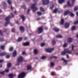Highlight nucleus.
<instances>
[{
    "instance_id": "nucleus-50",
    "label": "nucleus",
    "mask_w": 78,
    "mask_h": 78,
    "mask_svg": "<svg viewBox=\"0 0 78 78\" xmlns=\"http://www.w3.org/2000/svg\"><path fill=\"white\" fill-rule=\"evenodd\" d=\"M22 55H27V53L25 51H23L22 53Z\"/></svg>"
},
{
    "instance_id": "nucleus-11",
    "label": "nucleus",
    "mask_w": 78,
    "mask_h": 78,
    "mask_svg": "<svg viewBox=\"0 0 78 78\" xmlns=\"http://www.w3.org/2000/svg\"><path fill=\"white\" fill-rule=\"evenodd\" d=\"M30 43L29 42H27L23 44V46H30Z\"/></svg>"
},
{
    "instance_id": "nucleus-8",
    "label": "nucleus",
    "mask_w": 78,
    "mask_h": 78,
    "mask_svg": "<svg viewBox=\"0 0 78 78\" xmlns=\"http://www.w3.org/2000/svg\"><path fill=\"white\" fill-rule=\"evenodd\" d=\"M64 51L66 53H68V54H72V52L71 51H69V49H64Z\"/></svg>"
},
{
    "instance_id": "nucleus-51",
    "label": "nucleus",
    "mask_w": 78,
    "mask_h": 78,
    "mask_svg": "<svg viewBox=\"0 0 78 78\" xmlns=\"http://www.w3.org/2000/svg\"><path fill=\"white\" fill-rule=\"evenodd\" d=\"M69 7H70L68 5H65L64 6V8H68Z\"/></svg>"
},
{
    "instance_id": "nucleus-64",
    "label": "nucleus",
    "mask_w": 78,
    "mask_h": 78,
    "mask_svg": "<svg viewBox=\"0 0 78 78\" xmlns=\"http://www.w3.org/2000/svg\"><path fill=\"white\" fill-rule=\"evenodd\" d=\"M5 71L6 72H9V69H6L5 70Z\"/></svg>"
},
{
    "instance_id": "nucleus-23",
    "label": "nucleus",
    "mask_w": 78,
    "mask_h": 78,
    "mask_svg": "<svg viewBox=\"0 0 78 78\" xmlns=\"http://www.w3.org/2000/svg\"><path fill=\"white\" fill-rule=\"evenodd\" d=\"M58 2L59 4H62L64 2V0H58Z\"/></svg>"
},
{
    "instance_id": "nucleus-29",
    "label": "nucleus",
    "mask_w": 78,
    "mask_h": 78,
    "mask_svg": "<svg viewBox=\"0 0 78 78\" xmlns=\"http://www.w3.org/2000/svg\"><path fill=\"white\" fill-rule=\"evenodd\" d=\"M66 54V52H65L64 51L62 52H61V55H62V56H64V55H65Z\"/></svg>"
},
{
    "instance_id": "nucleus-20",
    "label": "nucleus",
    "mask_w": 78,
    "mask_h": 78,
    "mask_svg": "<svg viewBox=\"0 0 78 78\" xmlns=\"http://www.w3.org/2000/svg\"><path fill=\"white\" fill-rule=\"evenodd\" d=\"M2 5L4 6V9H6V7L7 6L6 3H5V2H2Z\"/></svg>"
},
{
    "instance_id": "nucleus-3",
    "label": "nucleus",
    "mask_w": 78,
    "mask_h": 78,
    "mask_svg": "<svg viewBox=\"0 0 78 78\" xmlns=\"http://www.w3.org/2000/svg\"><path fill=\"white\" fill-rule=\"evenodd\" d=\"M36 5V3H35L34 4L32 5L31 7V8L32 9H33V12H35L36 11H37V8L36 7H35Z\"/></svg>"
},
{
    "instance_id": "nucleus-5",
    "label": "nucleus",
    "mask_w": 78,
    "mask_h": 78,
    "mask_svg": "<svg viewBox=\"0 0 78 78\" xmlns=\"http://www.w3.org/2000/svg\"><path fill=\"white\" fill-rule=\"evenodd\" d=\"M26 76L25 72H23L18 76V78H24Z\"/></svg>"
},
{
    "instance_id": "nucleus-63",
    "label": "nucleus",
    "mask_w": 78,
    "mask_h": 78,
    "mask_svg": "<svg viewBox=\"0 0 78 78\" xmlns=\"http://www.w3.org/2000/svg\"><path fill=\"white\" fill-rule=\"evenodd\" d=\"M3 60H0V63H2V62H3Z\"/></svg>"
},
{
    "instance_id": "nucleus-54",
    "label": "nucleus",
    "mask_w": 78,
    "mask_h": 78,
    "mask_svg": "<svg viewBox=\"0 0 78 78\" xmlns=\"http://www.w3.org/2000/svg\"><path fill=\"white\" fill-rule=\"evenodd\" d=\"M0 74H1V75H5V71L0 72Z\"/></svg>"
},
{
    "instance_id": "nucleus-61",
    "label": "nucleus",
    "mask_w": 78,
    "mask_h": 78,
    "mask_svg": "<svg viewBox=\"0 0 78 78\" xmlns=\"http://www.w3.org/2000/svg\"><path fill=\"white\" fill-rule=\"evenodd\" d=\"M44 29L45 30H48V27H45L44 28Z\"/></svg>"
},
{
    "instance_id": "nucleus-33",
    "label": "nucleus",
    "mask_w": 78,
    "mask_h": 78,
    "mask_svg": "<svg viewBox=\"0 0 78 78\" xmlns=\"http://www.w3.org/2000/svg\"><path fill=\"white\" fill-rule=\"evenodd\" d=\"M14 76L13 75V74L12 73L10 74L9 75V78H12V76Z\"/></svg>"
},
{
    "instance_id": "nucleus-34",
    "label": "nucleus",
    "mask_w": 78,
    "mask_h": 78,
    "mask_svg": "<svg viewBox=\"0 0 78 78\" xmlns=\"http://www.w3.org/2000/svg\"><path fill=\"white\" fill-rule=\"evenodd\" d=\"M37 14L38 16H41L42 15V13L41 12H37Z\"/></svg>"
},
{
    "instance_id": "nucleus-45",
    "label": "nucleus",
    "mask_w": 78,
    "mask_h": 78,
    "mask_svg": "<svg viewBox=\"0 0 78 78\" xmlns=\"http://www.w3.org/2000/svg\"><path fill=\"white\" fill-rule=\"evenodd\" d=\"M12 33H15L16 32V30H15V28H12Z\"/></svg>"
},
{
    "instance_id": "nucleus-15",
    "label": "nucleus",
    "mask_w": 78,
    "mask_h": 78,
    "mask_svg": "<svg viewBox=\"0 0 78 78\" xmlns=\"http://www.w3.org/2000/svg\"><path fill=\"white\" fill-rule=\"evenodd\" d=\"M51 42L53 45H55L56 43V40H55V39L53 38L51 41Z\"/></svg>"
},
{
    "instance_id": "nucleus-57",
    "label": "nucleus",
    "mask_w": 78,
    "mask_h": 78,
    "mask_svg": "<svg viewBox=\"0 0 78 78\" xmlns=\"http://www.w3.org/2000/svg\"><path fill=\"white\" fill-rule=\"evenodd\" d=\"M51 67H53L54 66V64L52 62L51 63Z\"/></svg>"
},
{
    "instance_id": "nucleus-18",
    "label": "nucleus",
    "mask_w": 78,
    "mask_h": 78,
    "mask_svg": "<svg viewBox=\"0 0 78 78\" xmlns=\"http://www.w3.org/2000/svg\"><path fill=\"white\" fill-rule=\"evenodd\" d=\"M70 11L67 10L65 11L64 13V16H67L68 14H69Z\"/></svg>"
},
{
    "instance_id": "nucleus-55",
    "label": "nucleus",
    "mask_w": 78,
    "mask_h": 78,
    "mask_svg": "<svg viewBox=\"0 0 78 78\" xmlns=\"http://www.w3.org/2000/svg\"><path fill=\"white\" fill-rule=\"evenodd\" d=\"M10 14L11 15V16H12L11 17V18L14 17V15L13 14V13H11Z\"/></svg>"
},
{
    "instance_id": "nucleus-4",
    "label": "nucleus",
    "mask_w": 78,
    "mask_h": 78,
    "mask_svg": "<svg viewBox=\"0 0 78 78\" xmlns=\"http://www.w3.org/2000/svg\"><path fill=\"white\" fill-rule=\"evenodd\" d=\"M10 18L9 16H8L5 19V20L6 22L4 24L5 27H6L9 23V19H10Z\"/></svg>"
},
{
    "instance_id": "nucleus-40",
    "label": "nucleus",
    "mask_w": 78,
    "mask_h": 78,
    "mask_svg": "<svg viewBox=\"0 0 78 78\" xmlns=\"http://www.w3.org/2000/svg\"><path fill=\"white\" fill-rule=\"evenodd\" d=\"M68 45V44H67L66 43H65L63 45V47H67V46Z\"/></svg>"
},
{
    "instance_id": "nucleus-48",
    "label": "nucleus",
    "mask_w": 78,
    "mask_h": 78,
    "mask_svg": "<svg viewBox=\"0 0 78 78\" xmlns=\"http://www.w3.org/2000/svg\"><path fill=\"white\" fill-rule=\"evenodd\" d=\"M7 2H8V3L9 5H11V2L10 1V0H8L7 1Z\"/></svg>"
},
{
    "instance_id": "nucleus-31",
    "label": "nucleus",
    "mask_w": 78,
    "mask_h": 78,
    "mask_svg": "<svg viewBox=\"0 0 78 78\" xmlns=\"http://www.w3.org/2000/svg\"><path fill=\"white\" fill-rule=\"evenodd\" d=\"M11 63H9L7 64V68H9V67H11Z\"/></svg>"
},
{
    "instance_id": "nucleus-59",
    "label": "nucleus",
    "mask_w": 78,
    "mask_h": 78,
    "mask_svg": "<svg viewBox=\"0 0 78 78\" xmlns=\"http://www.w3.org/2000/svg\"><path fill=\"white\" fill-rule=\"evenodd\" d=\"M55 75V73L53 72H51V75Z\"/></svg>"
},
{
    "instance_id": "nucleus-56",
    "label": "nucleus",
    "mask_w": 78,
    "mask_h": 78,
    "mask_svg": "<svg viewBox=\"0 0 78 78\" xmlns=\"http://www.w3.org/2000/svg\"><path fill=\"white\" fill-rule=\"evenodd\" d=\"M6 58H7V59H8L9 58H10V56L9 55H6Z\"/></svg>"
},
{
    "instance_id": "nucleus-30",
    "label": "nucleus",
    "mask_w": 78,
    "mask_h": 78,
    "mask_svg": "<svg viewBox=\"0 0 78 78\" xmlns=\"http://www.w3.org/2000/svg\"><path fill=\"white\" fill-rule=\"evenodd\" d=\"M58 11V9L55 8V9H54L53 12V13H56L57 11Z\"/></svg>"
},
{
    "instance_id": "nucleus-38",
    "label": "nucleus",
    "mask_w": 78,
    "mask_h": 78,
    "mask_svg": "<svg viewBox=\"0 0 78 78\" xmlns=\"http://www.w3.org/2000/svg\"><path fill=\"white\" fill-rule=\"evenodd\" d=\"M61 69V66H58L56 68V70H60Z\"/></svg>"
},
{
    "instance_id": "nucleus-60",
    "label": "nucleus",
    "mask_w": 78,
    "mask_h": 78,
    "mask_svg": "<svg viewBox=\"0 0 78 78\" xmlns=\"http://www.w3.org/2000/svg\"><path fill=\"white\" fill-rule=\"evenodd\" d=\"M72 50H73V51H74V46H72Z\"/></svg>"
},
{
    "instance_id": "nucleus-16",
    "label": "nucleus",
    "mask_w": 78,
    "mask_h": 78,
    "mask_svg": "<svg viewBox=\"0 0 78 78\" xmlns=\"http://www.w3.org/2000/svg\"><path fill=\"white\" fill-rule=\"evenodd\" d=\"M7 55L8 54L6 52L1 53H0V56H5Z\"/></svg>"
},
{
    "instance_id": "nucleus-24",
    "label": "nucleus",
    "mask_w": 78,
    "mask_h": 78,
    "mask_svg": "<svg viewBox=\"0 0 78 78\" xmlns=\"http://www.w3.org/2000/svg\"><path fill=\"white\" fill-rule=\"evenodd\" d=\"M31 66L28 65L27 66V70H31V69H32Z\"/></svg>"
},
{
    "instance_id": "nucleus-9",
    "label": "nucleus",
    "mask_w": 78,
    "mask_h": 78,
    "mask_svg": "<svg viewBox=\"0 0 78 78\" xmlns=\"http://www.w3.org/2000/svg\"><path fill=\"white\" fill-rule=\"evenodd\" d=\"M19 30L20 31L23 33L25 31V27L23 26H20L19 27Z\"/></svg>"
},
{
    "instance_id": "nucleus-1",
    "label": "nucleus",
    "mask_w": 78,
    "mask_h": 78,
    "mask_svg": "<svg viewBox=\"0 0 78 78\" xmlns=\"http://www.w3.org/2000/svg\"><path fill=\"white\" fill-rule=\"evenodd\" d=\"M24 59V58H23L22 56H20L17 59V62L16 63L17 66H19L20 63H21V62H22L23 61Z\"/></svg>"
},
{
    "instance_id": "nucleus-36",
    "label": "nucleus",
    "mask_w": 78,
    "mask_h": 78,
    "mask_svg": "<svg viewBox=\"0 0 78 78\" xmlns=\"http://www.w3.org/2000/svg\"><path fill=\"white\" fill-rule=\"evenodd\" d=\"M14 48H13V47H11L9 49V51H13Z\"/></svg>"
},
{
    "instance_id": "nucleus-32",
    "label": "nucleus",
    "mask_w": 78,
    "mask_h": 78,
    "mask_svg": "<svg viewBox=\"0 0 78 78\" xmlns=\"http://www.w3.org/2000/svg\"><path fill=\"white\" fill-rule=\"evenodd\" d=\"M76 0H72V6H74V4L75 3V2Z\"/></svg>"
},
{
    "instance_id": "nucleus-49",
    "label": "nucleus",
    "mask_w": 78,
    "mask_h": 78,
    "mask_svg": "<svg viewBox=\"0 0 78 78\" xmlns=\"http://www.w3.org/2000/svg\"><path fill=\"white\" fill-rule=\"evenodd\" d=\"M22 8H23V9H27V8H26V6L25 5H22Z\"/></svg>"
},
{
    "instance_id": "nucleus-58",
    "label": "nucleus",
    "mask_w": 78,
    "mask_h": 78,
    "mask_svg": "<svg viewBox=\"0 0 78 78\" xmlns=\"http://www.w3.org/2000/svg\"><path fill=\"white\" fill-rule=\"evenodd\" d=\"M0 34L1 36H3V32L2 31V30H0Z\"/></svg>"
},
{
    "instance_id": "nucleus-17",
    "label": "nucleus",
    "mask_w": 78,
    "mask_h": 78,
    "mask_svg": "<svg viewBox=\"0 0 78 78\" xmlns=\"http://www.w3.org/2000/svg\"><path fill=\"white\" fill-rule=\"evenodd\" d=\"M23 39V37H20L18 38V39L17 40V42H21Z\"/></svg>"
},
{
    "instance_id": "nucleus-43",
    "label": "nucleus",
    "mask_w": 78,
    "mask_h": 78,
    "mask_svg": "<svg viewBox=\"0 0 78 78\" xmlns=\"http://www.w3.org/2000/svg\"><path fill=\"white\" fill-rule=\"evenodd\" d=\"M62 60L63 61L65 62V63H66V65H67V63L66 60H65L64 58H62Z\"/></svg>"
},
{
    "instance_id": "nucleus-19",
    "label": "nucleus",
    "mask_w": 78,
    "mask_h": 78,
    "mask_svg": "<svg viewBox=\"0 0 78 78\" xmlns=\"http://www.w3.org/2000/svg\"><path fill=\"white\" fill-rule=\"evenodd\" d=\"M64 19H62L60 21V25H64Z\"/></svg>"
},
{
    "instance_id": "nucleus-62",
    "label": "nucleus",
    "mask_w": 78,
    "mask_h": 78,
    "mask_svg": "<svg viewBox=\"0 0 78 78\" xmlns=\"http://www.w3.org/2000/svg\"><path fill=\"white\" fill-rule=\"evenodd\" d=\"M41 18H38L36 19V20L38 21V20H41Z\"/></svg>"
},
{
    "instance_id": "nucleus-52",
    "label": "nucleus",
    "mask_w": 78,
    "mask_h": 78,
    "mask_svg": "<svg viewBox=\"0 0 78 78\" xmlns=\"http://www.w3.org/2000/svg\"><path fill=\"white\" fill-rule=\"evenodd\" d=\"M78 20H77L76 21L74 22V25L78 24Z\"/></svg>"
},
{
    "instance_id": "nucleus-47",
    "label": "nucleus",
    "mask_w": 78,
    "mask_h": 78,
    "mask_svg": "<svg viewBox=\"0 0 78 78\" xmlns=\"http://www.w3.org/2000/svg\"><path fill=\"white\" fill-rule=\"evenodd\" d=\"M55 7V6L54 5H52L50 7V9H53V8H54V7Z\"/></svg>"
},
{
    "instance_id": "nucleus-21",
    "label": "nucleus",
    "mask_w": 78,
    "mask_h": 78,
    "mask_svg": "<svg viewBox=\"0 0 78 78\" xmlns=\"http://www.w3.org/2000/svg\"><path fill=\"white\" fill-rule=\"evenodd\" d=\"M34 55H37V53H38V51H37V49H34Z\"/></svg>"
},
{
    "instance_id": "nucleus-53",
    "label": "nucleus",
    "mask_w": 78,
    "mask_h": 78,
    "mask_svg": "<svg viewBox=\"0 0 78 78\" xmlns=\"http://www.w3.org/2000/svg\"><path fill=\"white\" fill-rule=\"evenodd\" d=\"M42 59H44L46 58V57L45 56H43L41 58Z\"/></svg>"
},
{
    "instance_id": "nucleus-28",
    "label": "nucleus",
    "mask_w": 78,
    "mask_h": 78,
    "mask_svg": "<svg viewBox=\"0 0 78 78\" xmlns=\"http://www.w3.org/2000/svg\"><path fill=\"white\" fill-rule=\"evenodd\" d=\"M5 45H1L0 47V48L1 50H5Z\"/></svg>"
},
{
    "instance_id": "nucleus-26",
    "label": "nucleus",
    "mask_w": 78,
    "mask_h": 78,
    "mask_svg": "<svg viewBox=\"0 0 78 78\" xmlns=\"http://www.w3.org/2000/svg\"><path fill=\"white\" fill-rule=\"evenodd\" d=\"M67 5L69 6V7H73V6H72V4H70V2L69 1H68L67 2Z\"/></svg>"
},
{
    "instance_id": "nucleus-37",
    "label": "nucleus",
    "mask_w": 78,
    "mask_h": 78,
    "mask_svg": "<svg viewBox=\"0 0 78 78\" xmlns=\"http://www.w3.org/2000/svg\"><path fill=\"white\" fill-rule=\"evenodd\" d=\"M53 58H54V59H57V57L52 56L50 58L51 59H53Z\"/></svg>"
},
{
    "instance_id": "nucleus-6",
    "label": "nucleus",
    "mask_w": 78,
    "mask_h": 78,
    "mask_svg": "<svg viewBox=\"0 0 78 78\" xmlns=\"http://www.w3.org/2000/svg\"><path fill=\"white\" fill-rule=\"evenodd\" d=\"M54 50H55V48H49L45 49L46 52L47 53H51Z\"/></svg>"
},
{
    "instance_id": "nucleus-35",
    "label": "nucleus",
    "mask_w": 78,
    "mask_h": 78,
    "mask_svg": "<svg viewBox=\"0 0 78 78\" xmlns=\"http://www.w3.org/2000/svg\"><path fill=\"white\" fill-rule=\"evenodd\" d=\"M5 41V39L4 38H0V42H3Z\"/></svg>"
},
{
    "instance_id": "nucleus-2",
    "label": "nucleus",
    "mask_w": 78,
    "mask_h": 78,
    "mask_svg": "<svg viewBox=\"0 0 78 78\" xmlns=\"http://www.w3.org/2000/svg\"><path fill=\"white\" fill-rule=\"evenodd\" d=\"M43 28H44V26H42L41 27H39L37 28V31H36V32H37L38 34L42 33L43 31V30H44Z\"/></svg>"
},
{
    "instance_id": "nucleus-46",
    "label": "nucleus",
    "mask_w": 78,
    "mask_h": 78,
    "mask_svg": "<svg viewBox=\"0 0 78 78\" xmlns=\"http://www.w3.org/2000/svg\"><path fill=\"white\" fill-rule=\"evenodd\" d=\"M78 9V6H76L74 8V11H77Z\"/></svg>"
},
{
    "instance_id": "nucleus-12",
    "label": "nucleus",
    "mask_w": 78,
    "mask_h": 78,
    "mask_svg": "<svg viewBox=\"0 0 78 78\" xmlns=\"http://www.w3.org/2000/svg\"><path fill=\"white\" fill-rule=\"evenodd\" d=\"M70 26V23H66L65 24V28H69Z\"/></svg>"
},
{
    "instance_id": "nucleus-7",
    "label": "nucleus",
    "mask_w": 78,
    "mask_h": 78,
    "mask_svg": "<svg viewBox=\"0 0 78 78\" xmlns=\"http://www.w3.org/2000/svg\"><path fill=\"white\" fill-rule=\"evenodd\" d=\"M42 3L43 5H47L49 4V0H42Z\"/></svg>"
},
{
    "instance_id": "nucleus-39",
    "label": "nucleus",
    "mask_w": 78,
    "mask_h": 78,
    "mask_svg": "<svg viewBox=\"0 0 78 78\" xmlns=\"http://www.w3.org/2000/svg\"><path fill=\"white\" fill-rule=\"evenodd\" d=\"M30 9H28L27 11V15H28L30 14Z\"/></svg>"
},
{
    "instance_id": "nucleus-10",
    "label": "nucleus",
    "mask_w": 78,
    "mask_h": 78,
    "mask_svg": "<svg viewBox=\"0 0 78 78\" xmlns=\"http://www.w3.org/2000/svg\"><path fill=\"white\" fill-rule=\"evenodd\" d=\"M19 16L20 17V18H21L22 19L23 22H24V21L25 20V19H26V17H25L24 15H22L21 16L20 15H19Z\"/></svg>"
},
{
    "instance_id": "nucleus-25",
    "label": "nucleus",
    "mask_w": 78,
    "mask_h": 78,
    "mask_svg": "<svg viewBox=\"0 0 78 78\" xmlns=\"http://www.w3.org/2000/svg\"><path fill=\"white\" fill-rule=\"evenodd\" d=\"M16 55H17V51H14L13 52V57H16Z\"/></svg>"
},
{
    "instance_id": "nucleus-27",
    "label": "nucleus",
    "mask_w": 78,
    "mask_h": 78,
    "mask_svg": "<svg viewBox=\"0 0 78 78\" xmlns=\"http://www.w3.org/2000/svg\"><path fill=\"white\" fill-rule=\"evenodd\" d=\"M56 38H62V36L60 35H58L56 36Z\"/></svg>"
},
{
    "instance_id": "nucleus-22",
    "label": "nucleus",
    "mask_w": 78,
    "mask_h": 78,
    "mask_svg": "<svg viewBox=\"0 0 78 78\" xmlns=\"http://www.w3.org/2000/svg\"><path fill=\"white\" fill-rule=\"evenodd\" d=\"M69 14V15L70 16H71V17H74V16H75V15H74V14L72 12L70 11Z\"/></svg>"
},
{
    "instance_id": "nucleus-44",
    "label": "nucleus",
    "mask_w": 78,
    "mask_h": 78,
    "mask_svg": "<svg viewBox=\"0 0 78 78\" xmlns=\"http://www.w3.org/2000/svg\"><path fill=\"white\" fill-rule=\"evenodd\" d=\"M41 47H44L45 45V44L44 43H42L41 44Z\"/></svg>"
},
{
    "instance_id": "nucleus-42",
    "label": "nucleus",
    "mask_w": 78,
    "mask_h": 78,
    "mask_svg": "<svg viewBox=\"0 0 78 78\" xmlns=\"http://www.w3.org/2000/svg\"><path fill=\"white\" fill-rule=\"evenodd\" d=\"M40 9L41 11H42L43 12H44L45 11H44V9L42 8V7L40 8Z\"/></svg>"
},
{
    "instance_id": "nucleus-41",
    "label": "nucleus",
    "mask_w": 78,
    "mask_h": 78,
    "mask_svg": "<svg viewBox=\"0 0 78 78\" xmlns=\"http://www.w3.org/2000/svg\"><path fill=\"white\" fill-rule=\"evenodd\" d=\"M76 29V27L75 26H73L71 28V30L72 31H73Z\"/></svg>"
},
{
    "instance_id": "nucleus-13",
    "label": "nucleus",
    "mask_w": 78,
    "mask_h": 78,
    "mask_svg": "<svg viewBox=\"0 0 78 78\" xmlns=\"http://www.w3.org/2000/svg\"><path fill=\"white\" fill-rule=\"evenodd\" d=\"M67 42L68 43H71L73 42V39L72 38H68L67 39Z\"/></svg>"
},
{
    "instance_id": "nucleus-14",
    "label": "nucleus",
    "mask_w": 78,
    "mask_h": 78,
    "mask_svg": "<svg viewBox=\"0 0 78 78\" xmlns=\"http://www.w3.org/2000/svg\"><path fill=\"white\" fill-rule=\"evenodd\" d=\"M53 30L55 32L58 33V32H59V29L56 27H54L53 28Z\"/></svg>"
}]
</instances>
